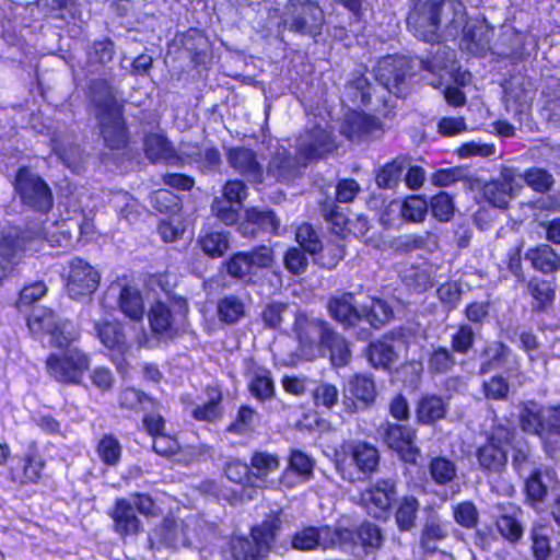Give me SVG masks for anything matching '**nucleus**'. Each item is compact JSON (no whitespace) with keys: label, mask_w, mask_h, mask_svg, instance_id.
<instances>
[{"label":"nucleus","mask_w":560,"mask_h":560,"mask_svg":"<svg viewBox=\"0 0 560 560\" xmlns=\"http://www.w3.org/2000/svg\"><path fill=\"white\" fill-rule=\"evenodd\" d=\"M407 25L416 37L429 43L460 36V48L472 55L485 52L492 35L486 21L469 20L464 3L457 0H415Z\"/></svg>","instance_id":"1"},{"label":"nucleus","mask_w":560,"mask_h":560,"mask_svg":"<svg viewBox=\"0 0 560 560\" xmlns=\"http://www.w3.org/2000/svg\"><path fill=\"white\" fill-rule=\"evenodd\" d=\"M334 148L330 133L320 127H315L298 139L296 158H292L285 148L279 147L268 163L267 175L276 180H290L299 174L301 167L323 158Z\"/></svg>","instance_id":"2"},{"label":"nucleus","mask_w":560,"mask_h":560,"mask_svg":"<svg viewBox=\"0 0 560 560\" xmlns=\"http://www.w3.org/2000/svg\"><path fill=\"white\" fill-rule=\"evenodd\" d=\"M92 103L105 143L110 149H119L127 142L125 125L121 118V105L114 90L104 81L92 88Z\"/></svg>","instance_id":"3"},{"label":"nucleus","mask_w":560,"mask_h":560,"mask_svg":"<svg viewBox=\"0 0 560 560\" xmlns=\"http://www.w3.org/2000/svg\"><path fill=\"white\" fill-rule=\"evenodd\" d=\"M332 328L320 318L299 313L295 316L293 332L298 340V355L306 361L325 357V343Z\"/></svg>","instance_id":"4"},{"label":"nucleus","mask_w":560,"mask_h":560,"mask_svg":"<svg viewBox=\"0 0 560 560\" xmlns=\"http://www.w3.org/2000/svg\"><path fill=\"white\" fill-rule=\"evenodd\" d=\"M518 421L524 432L539 436L546 445L560 436V405L541 406L527 401L520 410Z\"/></svg>","instance_id":"5"},{"label":"nucleus","mask_w":560,"mask_h":560,"mask_svg":"<svg viewBox=\"0 0 560 560\" xmlns=\"http://www.w3.org/2000/svg\"><path fill=\"white\" fill-rule=\"evenodd\" d=\"M281 521L269 515L261 525L252 529L250 539L235 537L231 541V553L235 560H261L268 553Z\"/></svg>","instance_id":"6"},{"label":"nucleus","mask_w":560,"mask_h":560,"mask_svg":"<svg viewBox=\"0 0 560 560\" xmlns=\"http://www.w3.org/2000/svg\"><path fill=\"white\" fill-rule=\"evenodd\" d=\"M31 332L38 338L48 336V342L56 348H67L78 339L79 332L68 320H60L52 311L47 308L34 310L27 319Z\"/></svg>","instance_id":"7"},{"label":"nucleus","mask_w":560,"mask_h":560,"mask_svg":"<svg viewBox=\"0 0 560 560\" xmlns=\"http://www.w3.org/2000/svg\"><path fill=\"white\" fill-rule=\"evenodd\" d=\"M353 539L350 529L342 527H306L298 532L292 538V547L302 551H310L316 548L328 550L345 548Z\"/></svg>","instance_id":"8"},{"label":"nucleus","mask_w":560,"mask_h":560,"mask_svg":"<svg viewBox=\"0 0 560 560\" xmlns=\"http://www.w3.org/2000/svg\"><path fill=\"white\" fill-rule=\"evenodd\" d=\"M341 453H336V469L340 474V476L348 481H354L357 477L347 467L346 457L342 455H349L351 459V464H353L358 470V472L363 475L372 474L380 462V454L375 446L362 442V441H351L343 443L341 446Z\"/></svg>","instance_id":"9"},{"label":"nucleus","mask_w":560,"mask_h":560,"mask_svg":"<svg viewBox=\"0 0 560 560\" xmlns=\"http://www.w3.org/2000/svg\"><path fill=\"white\" fill-rule=\"evenodd\" d=\"M324 24L320 7L312 0H291L283 15V25L295 33L317 36Z\"/></svg>","instance_id":"10"},{"label":"nucleus","mask_w":560,"mask_h":560,"mask_svg":"<svg viewBox=\"0 0 560 560\" xmlns=\"http://www.w3.org/2000/svg\"><path fill=\"white\" fill-rule=\"evenodd\" d=\"M14 188L23 205L44 213L51 209L54 199L49 186L28 167L19 170Z\"/></svg>","instance_id":"11"},{"label":"nucleus","mask_w":560,"mask_h":560,"mask_svg":"<svg viewBox=\"0 0 560 560\" xmlns=\"http://www.w3.org/2000/svg\"><path fill=\"white\" fill-rule=\"evenodd\" d=\"M47 371L57 382L78 384L90 366V358L78 348L52 353L46 360Z\"/></svg>","instance_id":"12"},{"label":"nucleus","mask_w":560,"mask_h":560,"mask_svg":"<svg viewBox=\"0 0 560 560\" xmlns=\"http://www.w3.org/2000/svg\"><path fill=\"white\" fill-rule=\"evenodd\" d=\"M410 60L402 56L383 57L374 68L376 81L389 93L402 96L408 90Z\"/></svg>","instance_id":"13"},{"label":"nucleus","mask_w":560,"mask_h":560,"mask_svg":"<svg viewBox=\"0 0 560 560\" xmlns=\"http://www.w3.org/2000/svg\"><path fill=\"white\" fill-rule=\"evenodd\" d=\"M513 432L506 428H495L487 443L478 448L479 465L489 471H499L508 462L506 446L511 443Z\"/></svg>","instance_id":"14"},{"label":"nucleus","mask_w":560,"mask_h":560,"mask_svg":"<svg viewBox=\"0 0 560 560\" xmlns=\"http://www.w3.org/2000/svg\"><path fill=\"white\" fill-rule=\"evenodd\" d=\"M248 188L240 179L229 180L223 186V198H215L212 203V211L225 224L232 225L238 219V210L247 198Z\"/></svg>","instance_id":"15"},{"label":"nucleus","mask_w":560,"mask_h":560,"mask_svg":"<svg viewBox=\"0 0 560 560\" xmlns=\"http://www.w3.org/2000/svg\"><path fill=\"white\" fill-rule=\"evenodd\" d=\"M521 187V176L514 170L504 167L497 178L483 185L482 195L492 206L505 209Z\"/></svg>","instance_id":"16"},{"label":"nucleus","mask_w":560,"mask_h":560,"mask_svg":"<svg viewBox=\"0 0 560 560\" xmlns=\"http://www.w3.org/2000/svg\"><path fill=\"white\" fill-rule=\"evenodd\" d=\"M67 291L70 298L79 300L91 295L98 287L97 271L82 259H73L69 266Z\"/></svg>","instance_id":"17"},{"label":"nucleus","mask_w":560,"mask_h":560,"mask_svg":"<svg viewBox=\"0 0 560 560\" xmlns=\"http://www.w3.org/2000/svg\"><path fill=\"white\" fill-rule=\"evenodd\" d=\"M396 494L393 480H378L361 493V503L372 516L383 517L388 513Z\"/></svg>","instance_id":"18"},{"label":"nucleus","mask_w":560,"mask_h":560,"mask_svg":"<svg viewBox=\"0 0 560 560\" xmlns=\"http://www.w3.org/2000/svg\"><path fill=\"white\" fill-rule=\"evenodd\" d=\"M383 439L388 447L399 453L402 460L410 464L417 462L420 451L415 445L417 436L413 429L387 423L384 428Z\"/></svg>","instance_id":"19"},{"label":"nucleus","mask_w":560,"mask_h":560,"mask_svg":"<svg viewBox=\"0 0 560 560\" xmlns=\"http://www.w3.org/2000/svg\"><path fill=\"white\" fill-rule=\"evenodd\" d=\"M272 261V250L267 246H260L250 253L235 254L226 262V270L234 278H243L256 269L269 267Z\"/></svg>","instance_id":"20"},{"label":"nucleus","mask_w":560,"mask_h":560,"mask_svg":"<svg viewBox=\"0 0 560 560\" xmlns=\"http://www.w3.org/2000/svg\"><path fill=\"white\" fill-rule=\"evenodd\" d=\"M375 385L366 375H354L343 388V407L348 413L365 408L375 398Z\"/></svg>","instance_id":"21"},{"label":"nucleus","mask_w":560,"mask_h":560,"mask_svg":"<svg viewBox=\"0 0 560 560\" xmlns=\"http://www.w3.org/2000/svg\"><path fill=\"white\" fill-rule=\"evenodd\" d=\"M229 165L238 174L247 179L261 183L264 180V170L255 151L245 147H233L226 152Z\"/></svg>","instance_id":"22"},{"label":"nucleus","mask_w":560,"mask_h":560,"mask_svg":"<svg viewBox=\"0 0 560 560\" xmlns=\"http://www.w3.org/2000/svg\"><path fill=\"white\" fill-rule=\"evenodd\" d=\"M327 308L329 315L345 327H352L362 320V308H359L352 293L343 292L331 296Z\"/></svg>","instance_id":"23"},{"label":"nucleus","mask_w":560,"mask_h":560,"mask_svg":"<svg viewBox=\"0 0 560 560\" xmlns=\"http://www.w3.org/2000/svg\"><path fill=\"white\" fill-rule=\"evenodd\" d=\"M280 468V458L276 454L268 452H255L250 457L252 486L254 488L265 489L273 486L269 479L270 475L277 472Z\"/></svg>","instance_id":"24"},{"label":"nucleus","mask_w":560,"mask_h":560,"mask_svg":"<svg viewBox=\"0 0 560 560\" xmlns=\"http://www.w3.org/2000/svg\"><path fill=\"white\" fill-rule=\"evenodd\" d=\"M159 536L163 542L171 547L186 546L197 537V518L191 516L188 522L164 521L159 529Z\"/></svg>","instance_id":"25"},{"label":"nucleus","mask_w":560,"mask_h":560,"mask_svg":"<svg viewBox=\"0 0 560 560\" xmlns=\"http://www.w3.org/2000/svg\"><path fill=\"white\" fill-rule=\"evenodd\" d=\"M314 463L310 456L301 451H292L289 465L283 470L280 482L287 488L308 481L313 477Z\"/></svg>","instance_id":"26"},{"label":"nucleus","mask_w":560,"mask_h":560,"mask_svg":"<svg viewBox=\"0 0 560 560\" xmlns=\"http://www.w3.org/2000/svg\"><path fill=\"white\" fill-rule=\"evenodd\" d=\"M114 528L120 536L137 535L141 529L140 520L133 510V504L126 499H118L112 513Z\"/></svg>","instance_id":"27"},{"label":"nucleus","mask_w":560,"mask_h":560,"mask_svg":"<svg viewBox=\"0 0 560 560\" xmlns=\"http://www.w3.org/2000/svg\"><path fill=\"white\" fill-rule=\"evenodd\" d=\"M556 483L557 476L552 469L536 470L525 483L527 498L533 502H541Z\"/></svg>","instance_id":"28"},{"label":"nucleus","mask_w":560,"mask_h":560,"mask_svg":"<svg viewBox=\"0 0 560 560\" xmlns=\"http://www.w3.org/2000/svg\"><path fill=\"white\" fill-rule=\"evenodd\" d=\"M25 237H21L18 230L8 231L0 243V279L14 264V258L20 250H25Z\"/></svg>","instance_id":"29"},{"label":"nucleus","mask_w":560,"mask_h":560,"mask_svg":"<svg viewBox=\"0 0 560 560\" xmlns=\"http://www.w3.org/2000/svg\"><path fill=\"white\" fill-rule=\"evenodd\" d=\"M145 156L152 162L175 163L177 155L171 142L162 135L151 133L144 139Z\"/></svg>","instance_id":"30"},{"label":"nucleus","mask_w":560,"mask_h":560,"mask_svg":"<svg viewBox=\"0 0 560 560\" xmlns=\"http://www.w3.org/2000/svg\"><path fill=\"white\" fill-rule=\"evenodd\" d=\"M95 330L100 341L109 350L117 351L120 354H125L128 346L126 343V336L122 331V327L116 322H104L103 324H96Z\"/></svg>","instance_id":"31"},{"label":"nucleus","mask_w":560,"mask_h":560,"mask_svg":"<svg viewBox=\"0 0 560 560\" xmlns=\"http://www.w3.org/2000/svg\"><path fill=\"white\" fill-rule=\"evenodd\" d=\"M377 120L371 116L359 112L349 113L342 124V133L351 139H359L377 129Z\"/></svg>","instance_id":"32"},{"label":"nucleus","mask_w":560,"mask_h":560,"mask_svg":"<svg viewBox=\"0 0 560 560\" xmlns=\"http://www.w3.org/2000/svg\"><path fill=\"white\" fill-rule=\"evenodd\" d=\"M446 415V405L441 397L435 395L421 398L416 409L417 421L422 424H431L443 419Z\"/></svg>","instance_id":"33"},{"label":"nucleus","mask_w":560,"mask_h":560,"mask_svg":"<svg viewBox=\"0 0 560 560\" xmlns=\"http://www.w3.org/2000/svg\"><path fill=\"white\" fill-rule=\"evenodd\" d=\"M420 502L411 494L404 495L397 501L395 521L401 532H408L416 525Z\"/></svg>","instance_id":"34"},{"label":"nucleus","mask_w":560,"mask_h":560,"mask_svg":"<svg viewBox=\"0 0 560 560\" xmlns=\"http://www.w3.org/2000/svg\"><path fill=\"white\" fill-rule=\"evenodd\" d=\"M533 267L544 273L556 271L560 268V257L549 245H540L529 249L525 254Z\"/></svg>","instance_id":"35"},{"label":"nucleus","mask_w":560,"mask_h":560,"mask_svg":"<svg viewBox=\"0 0 560 560\" xmlns=\"http://www.w3.org/2000/svg\"><path fill=\"white\" fill-rule=\"evenodd\" d=\"M118 304L120 311L130 319L138 320L143 317V300L137 288L125 285L120 291Z\"/></svg>","instance_id":"36"},{"label":"nucleus","mask_w":560,"mask_h":560,"mask_svg":"<svg viewBox=\"0 0 560 560\" xmlns=\"http://www.w3.org/2000/svg\"><path fill=\"white\" fill-rule=\"evenodd\" d=\"M431 479L438 486L451 483L457 477V466L455 462L446 456L433 457L428 466Z\"/></svg>","instance_id":"37"},{"label":"nucleus","mask_w":560,"mask_h":560,"mask_svg":"<svg viewBox=\"0 0 560 560\" xmlns=\"http://www.w3.org/2000/svg\"><path fill=\"white\" fill-rule=\"evenodd\" d=\"M207 395L208 400L205 404L197 406L191 411V416L197 421L214 422L222 417V394L215 388H208Z\"/></svg>","instance_id":"38"},{"label":"nucleus","mask_w":560,"mask_h":560,"mask_svg":"<svg viewBox=\"0 0 560 560\" xmlns=\"http://www.w3.org/2000/svg\"><path fill=\"white\" fill-rule=\"evenodd\" d=\"M368 359L375 368H387L393 364L397 354L387 338L372 342L368 348Z\"/></svg>","instance_id":"39"},{"label":"nucleus","mask_w":560,"mask_h":560,"mask_svg":"<svg viewBox=\"0 0 560 560\" xmlns=\"http://www.w3.org/2000/svg\"><path fill=\"white\" fill-rule=\"evenodd\" d=\"M534 96L535 90L530 81H513L506 92V102L508 105L511 103L516 104V110L523 113L526 108L529 107Z\"/></svg>","instance_id":"40"},{"label":"nucleus","mask_w":560,"mask_h":560,"mask_svg":"<svg viewBox=\"0 0 560 560\" xmlns=\"http://www.w3.org/2000/svg\"><path fill=\"white\" fill-rule=\"evenodd\" d=\"M392 317L393 310L384 300L373 298L369 306L362 307V319L375 328L387 324Z\"/></svg>","instance_id":"41"},{"label":"nucleus","mask_w":560,"mask_h":560,"mask_svg":"<svg viewBox=\"0 0 560 560\" xmlns=\"http://www.w3.org/2000/svg\"><path fill=\"white\" fill-rule=\"evenodd\" d=\"M328 352L330 354V361L335 366L346 365L351 358L348 342L334 329L329 335L328 342L325 343V355Z\"/></svg>","instance_id":"42"},{"label":"nucleus","mask_w":560,"mask_h":560,"mask_svg":"<svg viewBox=\"0 0 560 560\" xmlns=\"http://www.w3.org/2000/svg\"><path fill=\"white\" fill-rule=\"evenodd\" d=\"M248 388L250 394L260 401L272 398L275 395V384L270 372L267 370L255 371L250 377Z\"/></svg>","instance_id":"43"},{"label":"nucleus","mask_w":560,"mask_h":560,"mask_svg":"<svg viewBox=\"0 0 560 560\" xmlns=\"http://www.w3.org/2000/svg\"><path fill=\"white\" fill-rule=\"evenodd\" d=\"M407 161L404 158H397L385 164L376 175V184L381 188H394L398 185Z\"/></svg>","instance_id":"44"},{"label":"nucleus","mask_w":560,"mask_h":560,"mask_svg":"<svg viewBox=\"0 0 560 560\" xmlns=\"http://www.w3.org/2000/svg\"><path fill=\"white\" fill-rule=\"evenodd\" d=\"M96 453L105 465L116 466L121 458L122 448L114 435L106 434L98 441Z\"/></svg>","instance_id":"45"},{"label":"nucleus","mask_w":560,"mask_h":560,"mask_svg":"<svg viewBox=\"0 0 560 560\" xmlns=\"http://www.w3.org/2000/svg\"><path fill=\"white\" fill-rule=\"evenodd\" d=\"M149 322L152 330L158 335H168L172 331L173 317L164 303L156 302L151 306Z\"/></svg>","instance_id":"46"},{"label":"nucleus","mask_w":560,"mask_h":560,"mask_svg":"<svg viewBox=\"0 0 560 560\" xmlns=\"http://www.w3.org/2000/svg\"><path fill=\"white\" fill-rule=\"evenodd\" d=\"M217 312L221 322L234 324L244 316L245 307L238 298L230 295L218 302Z\"/></svg>","instance_id":"47"},{"label":"nucleus","mask_w":560,"mask_h":560,"mask_svg":"<svg viewBox=\"0 0 560 560\" xmlns=\"http://www.w3.org/2000/svg\"><path fill=\"white\" fill-rule=\"evenodd\" d=\"M202 250L210 257H221L229 248V238L222 232H208L200 237Z\"/></svg>","instance_id":"48"},{"label":"nucleus","mask_w":560,"mask_h":560,"mask_svg":"<svg viewBox=\"0 0 560 560\" xmlns=\"http://www.w3.org/2000/svg\"><path fill=\"white\" fill-rule=\"evenodd\" d=\"M315 407L332 409L339 401V390L330 383H320L312 392Z\"/></svg>","instance_id":"49"},{"label":"nucleus","mask_w":560,"mask_h":560,"mask_svg":"<svg viewBox=\"0 0 560 560\" xmlns=\"http://www.w3.org/2000/svg\"><path fill=\"white\" fill-rule=\"evenodd\" d=\"M21 468L22 475H18L16 478L21 482H35L44 468V460L35 452H30L24 456Z\"/></svg>","instance_id":"50"},{"label":"nucleus","mask_w":560,"mask_h":560,"mask_svg":"<svg viewBox=\"0 0 560 560\" xmlns=\"http://www.w3.org/2000/svg\"><path fill=\"white\" fill-rule=\"evenodd\" d=\"M454 364L455 358L452 351L446 348L433 350L428 360V369L432 374L447 373Z\"/></svg>","instance_id":"51"},{"label":"nucleus","mask_w":560,"mask_h":560,"mask_svg":"<svg viewBox=\"0 0 560 560\" xmlns=\"http://www.w3.org/2000/svg\"><path fill=\"white\" fill-rule=\"evenodd\" d=\"M427 212L428 203L425 199L420 196H411L407 198L400 207L401 217L411 222L422 221Z\"/></svg>","instance_id":"52"},{"label":"nucleus","mask_w":560,"mask_h":560,"mask_svg":"<svg viewBox=\"0 0 560 560\" xmlns=\"http://www.w3.org/2000/svg\"><path fill=\"white\" fill-rule=\"evenodd\" d=\"M247 219L254 222L257 230H262L269 233H277L280 226V221L276 218L272 211H260L256 208L247 210Z\"/></svg>","instance_id":"53"},{"label":"nucleus","mask_w":560,"mask_h":560,"mask_svg":"<svg viewBox=\"0 0 560 560\" xmlns=\"http://www.w3.org/2000/svg\"><path fill=\"white\" fill-rule=\"evenodd\" d=\"M520 176L521 180L524 179L529 187L538 192L547 191L553 184L551 174L546 170L538 167L529 168L524 173V175Z\"/></svg>","instance_id":"54"},{"label":"nucleus","mask_w":560,"mask_h":560,"mask_svg":"<svg viewBox=\"0 0 560 560\" xmlns=\"http://www.w3.org/2000/svg\"><path fill=\"white\" fill-rule=\"evenodd\" d=\"M528 287L537 310H544L553 302L555 290L548 281L533 280Z\"/></svg>","instance_id":"55"},{"label":"nucleus","mask_w":560,"mask_h":560,"mask_svg":"<svg viewBox=\"0 0 560 560\" xmlns=\"http://www.w3.org/2000/svg\"><path fill=\"white\" fill-rule=\"evenodd\" d=\"M431 212L440 221L447 222L454 213V203L452 197L441 191L431 199Z\"/></svg>","instance_id":"56"},{"label":"nucleus","mask_w":560,"mask_h":560,"mask_svg":"<svg viewBox=\"0 0 560 560\" xmlns=\"http://www.w3.org/2000/svg\"><path fill=\"white\" fill-rule=\"evenodd\" d=\"M353 538H358L359 541L363 547H370V548H378L382 544V535L380 528L371 523L362 524L359 527L358 533H353ZM354 542V539L350 544H348L343 549L351 546Z\"/></svg>","instance_id":"57"},{"label":"nucleus","mask_w":560,"mask_h":560,"mask_svg":"<svg viewBox=\"0 0 560 560\" xmlns=\"http://www.w3.org/2000/svg\"><path fill=\"white\" fill-rule=\"evenodd\" d=\"M224 472L229 480L240 485L252 486V475L249 466L238 459H232L224 466Z\"/></svg>","instance_id":"58"},{"label":"nucleus","mask_w":560,"mask_h":560,"mask_svg":"<svg viewBox=\"0 0 560 560\" xmlns=\"http://www.w3.org/2000/svg\"><path fill=\"white\" fill-rule=\"evenodd\" d=\"M404 280L417 292H422L432 287V278L429 267L412 268L404 275Z\"/></svg>","instance_id":"59"},{"label":"nucleus","mask_w":560,"mask_h":560,"mask_svg":"<svg viewBox=\"0 0 560 560\" xmlns=\"http://www.w3.org/2000/svg\"><path fill=\"white\" fill-rule=\"evenodd\" d=\"M447 535L446 527L434 520H429L422 530L421 544L427 549H433L434 544L444 539Z\"/></svg>","instance_id":"60"},{"label":"nucleus","mask_w":560,"mask_h":560,"mask_svg":"<svg viewBox=\"0 0 560 560\" xmlns=\"http://www.w3.org/2000/svg\"><path fill=\"white\" fill-rule=\"evenodd\" d=\"M258 415L255 409L248 406H242L236 415L234 422L229 427V431L244 433L254 428Z\"/></svg>","instance_id":"61"},{"label":"nucleus","mask_w":560,"mask_h":560,"mask_svg":"<svg viewBox=\"0 0 560 560\" xmlns=\"http://www.w3.org/2000/svg\"><path fill=\"white\" fill-rule=\"evenodd\" d=\"M295 237L302 249L307 253L315 254L322 247L315 231L310 224H302L296 230Z\"/></svg>","instance_id":"62"},{"label":"nucleus","mask_w":560,"mask_h":560,"mask_svg":"<svg viewBox=\"0 0 560 560\" xmlns=\"http://www.w3.org/2000/svg\"><path fill=\"white\" fill-rule=\"evenodd\" d=\"M148 404L152 405L151 399L135 388H125L119 394V405L122 408L137 409L140 406L144 408Z\"/></svg>","instance_id":"63"},{"label":"nucleus","mask_w":560,"mask_h":560,"mask_svg":"<svg viewBox=\"0 0 560 560\" xmlns=\"http://www.w3.org/2000/svg\"><path fill=\"white\" fill-rule=\"evenodd\" d=\"M304 252V249L298 247L290 248L284 256V265L290 272L300 275L306 270L308 261Z\"/></svg>","instance_id":"64"}]
</instances>
